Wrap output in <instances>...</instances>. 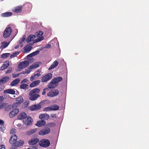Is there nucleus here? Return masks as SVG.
I'll list each match as a JSON object with an SVG mask.
<instances>
[{
    "instance_id": "f257e3e1",
    "label": "nucleus",
    "mask_w": 149,
    "mask_h": 149,
    "mask_svg": "<svg viewBox=\"0 0 149 149\" xmlns=\"http://www.w3.org/2000/svg\"><path fill=\"white\" fill-rule=\"evenodd\" d=\"M62 80L63 78L61 77H56L53 78L50 82L49 83V87L50 89L57 86L58 85V83L61 81Z\"/></svg>"
},
{
    "instance_id": "f03ea898",
    "label": "nucleus",
    "mask_w": 149,
    "mask_h": 149,
    "mask_svg": "<svg viewBox=\"0 0 149 149\" xmlns=\"http://www.w3.org/2000/svg\"><path fill=\"white\" fill-rule=\"evenodd\" d=\"M43 33L42 31H39L36 33L35 34V38H38L33 40V42L36 43L44 39V37L42 36Z\"/></svg>"
},
{
    "instance_id": "7ed1b4c3",
    "label": "nucleus",
    "mask_w": 149,
    "mask_h": 149,
    "mask_svg": "<svg viewBox=\"0 0 149 149\" xmlns=\"http://www.w3.org/2000/svg\"><path fill=\"white\" fill-rule=\"evenodd\" d=\"M40 145L42 147H47L50 145V141L47 139H43L39 142Z\"/></svg>"
},
{
    "instance_id": "20e7f679",
    "label": "nucleus",
    "mask_w": 149,
    "mask_h": 149,
    "mask_svg": "<svg viewBox=\"0 0 149 149\" xmlns=\"http://www.w3.org/2000/svg\"><path fill=\"white\" fill-rule=\"evenodd\" d=\"M52 75L51 73L47 74L42 77L41 81L42 82H45L50 79L52 77Z\"/></svg>"
},
{
    "instance_id": "39448f33",
    "label": "nucleus",
    "mask_w": 149,
    "mask_h": 149,
    "mask_svg": "<svg viewBox=\"0 0 149 149\" xmlns=\"http://www.w3.org/2000/svg\"><path fill=\"white\" fill-rule=\"evenodd\" d=\"M12 31V29L10 27L6 28L4 31L3 36L4 38H7L10 36Z\"/></svg>"
},
{
    "instance_id": "423d86ee",
    "label": "nucleus",
    "mask_w": 149,
    "mask_h": 149,
    "mask_svg": "<svg viewBox=\"0 0 149 149\" xmlns=\"http://www.w3.org/2000/svg\"><path fill=\"white\" fill-rule=\"evenodd\" d=\"M29 99L32 101L36 100L40 96L39 95L31 91L29 92Z\"/></svg>"
},
{
    "instance_id": "0eeeda50",
    "label": "nucleus",
    "mask_w": 149,
    "mask_h": 149,
    "mask_svg": "<svg viewBox=\"0 0 149 149\" xmlns=\"http://www.w3.org/2000/svg\"><path fill=\"white\" fill-rule=\"evenodd\" d=\"M29 65V62L27 61H24L20 63L18 65V67L20 69L24 68Z\"/></svg>"
},
{
    "instance_id": "6e6552de",
    "label": "nucleus",
    "mask_w": 149,
    "mask_h": 149,
    "mask_svg": "<svg viewBox=\"0 0 149 149\" xmlns=\"http://www.w3.org/2000/svg\"><path fill=\"white\" fill-rule=\"evenodd\" d=\"M19 110L17 109H15L9 113V116L10 118H13L19 112Z\"/></svg>"
},
{
    "instance_id": "1a4fd4ad",
    "label": "nucleus",
    "mask_w": 149,
    "mask_h": 149,
    "mask_svg": "<svg viewBox=\"0 0 149 149\" xmlns=\"http://www.w3.org/2000/svg\"><path fill=\"white\" fill-rule=\"evenodd\" d=\"M32 119L30 117H27V118H26L23 120V122L26 125H30L31 124L32 122Z\"/></svg>"
},
{
    "instance_id": "9d476101",
    "label": "nucleus",
    "mask_w": 149,
    "mask_h": 149,
    "mask_svg": "<svg viewBox=\"0 0 149 149\" xmlns=\"http://www.w3.org/2000/svg\"><path fill=\"white\" fill-rule=\"evenodd\" d=\"M50 131V129L46 128L41 130L39 132V134L40 135H43L48 134Z\"/></svg>"
},
{
    "instance_id": "9b49d317",
    "label": "nucleus",
    "mask_w": 149,
    "mask_h": 149,
    "mask_svg": "<svg viewBox=\"0 0 149 149\" xmlns=\"http://www.w3.org/2000/svg\"><path fill=\"white\" fill-rule=\"evenodd\" d=\"M49 118V115L46 113L41 114L39 116V118L40 119L44 120L48 119Z\"/></svg>"
},
{
    "instance_id": "f8f14e48",
    "label": "nucleus",
    "mask_w": 149,
    "mask_h": 149,
    "mask_svg": "<svg viewBox=\"0 0 149 149\" xmlns=\"http://www.w3.org/2000/svg\"><path fill=\"white\" fill-rule=\"evenodd\" d=\"M41 107V106L39 104H34L31 106L30 109L31 111L37 110L39 109Z\"/></svg>"
},
{
    "instance_id": "ddd939ff",
    "label": "nucleus",
    "mask_w": 149,
    "mask_h": 149,
    "mask_svg": "<svg viewBox=\"0 0 149 149\" xmlns=\"http://www.w3.org/2000/svg\"><path fill=\"white\" fill-rule=\"evenodd\" d=\"M24 143V141L22 140L20 141H16L13 143V146L15 147H19L22 145Z\"/></svg>"
},
{
    "instance_id": "4468645a",
    "label": "nucleus",
    "mask_w": 149,
    "mask_h": 149,
    "mask_svg": "<svg viewBox=\"0 0 149 149\" xmlns=\"http://www.w3.org/2000/svg\"><path fill=\"white\" fill-rule=\"evenodd\" d=\"M9 77H3L0 80V85L5 84L9 81Z\"/></svg>"
},
{
    "instance_id": "2eb2a0df",
    "label": "nucleus",
    "mask_w": 149,
    "mask_h": 149,
    "mask_svg": "<svg viewBox=\"0 0 149 149\" xmlns=\"http://www.w3.org/2000/svg\"><path fill=\"white\" fill-rule=\"evenodd\" d=\"M39 141V140L38 139L36 138L29 140L28 143L30 145H33L36 144Z\"/></svg>"
},
{
    "instance_id": "dca6fc26",
    "label": "nucleus",
    "mask_w": 149,
    "mask_h": 149,
    "mask_svg": "<svg viewBox=\"0 0 149 149\" xmlns=\"http://www.w3.org/2000/svg\"><path fill=\"white\" fill-rule=\"evenodd\" d=\"M26 117V114L25 112H23L19 114L18 116V118L19 119H25Z\"/></svg>"
},
{
    "instance_id": "f3484780",
    "label": "nucleus",
    "mask_w": 149,
    "mask_h": 149,
    "mask_svg": "<svg viewBox=\"0 0 149 149\" xmlns=\"http://www.w3.org/2000/svg\"><path fill=\"white\" fill-rule=\"evenodd\" d=\"M32 47L29 45H26L25 46L24 49V53H27L29 52L31 49Z\"/></svg>"
},
{
    "instance_id": "a211bd4d",
    "label": "nucleus",
    "mask_w": 149,
    "mask_h": 149,
    "mask_svg": "<svg viewBox=\"0 0 149 149\" xmlns=\"http://www.w3.org/2000/svg\"><path fill=\"white\" fill-rule=\"evenodd\" d=\"M35 35H31L26 39V41L27 42H30L33 41L35 38Z\"/></svg>"
},
{
    "instance_id": "6ab92c4d",
    "label": "nucleus",
    "mask_w": 149,
    "mask_h": 149,
    "mask_svg": "<svg viewBox=\"0 0 149 149\" xmlns=\"http://www.w3.org/2000/svg\"><path fill=\"white\" fill-rule=\"evenodd\" d=\"M3 93H4L13 95L15 94V91L12 89H7L4 90Z\"/></svg>"
},
{
    "instance_id": "aec40b11",
    "label": "nucleus",
    "mask_w": 149,
    "mask_h": 149,
    "mask_svg": "<svg viewBox=\"0 0 149 149\" xmlns=\"http://www.w3.org/2000/svg\"><path fill=\"white\" fill-rule=\"evenodd\" d=\"M25 38L26 37L24 36L21 38L19 41V43L21 47H23L24 44L25 42Z\"/></svg>"
},
{
    "instance_id": "412c9836",
    "label": "nucleus",
    "mask_w": 149,
    "mask_h": 149,
    "mask_svg": "<svg viewBox=\"0 0 149 149\" xmlns=\"http://www.w3.org/2000/svg\"><path fill=\"white\" fill-rule=\"evenodd\" d=\"M45 123L46 122L45 120H41L38 122L36 125L38 127H42L44 125Z\"/></svg>"
},
{
    "instance_id": "4be33fe9",
    "label": "nucleus",
    "mask_w": 149,
    "mask_h": 149,
    "mask_svg": "<svg viewBox=\"0 0 149 149\" xmlns=\"http://www.w3.org/2000/svg\"><path fill=\"white\" fill-rule=\"evenodd\" d=\"M58 62L56 61H55L50 66L49 68V70H51L54 68L56 67V66L58 65Z\"/></svg>"
},
{
    "instance_id": "5701e85b",
    "label": "nucleus",
    "mask_w": 149,
    "mask_h": 149,
    "mask_svg": "<svg viewBox=\"0 0 149 149\" xmlns=\"http://www.w3.org/2000/svg\"><path fill=\"white\" fill-rule=\"evenodd\" d=\"M40 81L39 80H36L32 83L30 85V87H33L37 86L40 83Z\"/></svg>"
},
{
    "instance_id": "b1692460",
    "label": "nucleus",
    "mask_w": 149,
    "mask_h": 149,
    "mask_svg": "<svg viewBox=\"0 0 149 149\" xmlns=\"http://www.w3.org/2000/svg\"><path fill=\"white\" fill-rule=\"evenodd\" d=\"M4 124L3 121L2 120L0 119V130L2 132L5 129V128L3 125Z\"/></svg>"
},
{
    "instance_id": "393cba45",
    "label": "nucleus",
    "mask_w": 149,
    "mask_h": 149,
    "mask_svg": "<svg viewBox=\"0 0 149 149\" xmlns=\"http://www.w3.org/2000/svg\"><path fill=\"white\" fill-rule=\"evenodd\" d=\"M10 42H7L6 41L3 42L1 43V48L4 49L6 48L8 45L10 44Z\"/></svg>"
},
{
    "instance_id": "a878e982",
    "label": "nucleus",
    "mask_w": 149,
    "mask_h": 149,
    "mask_svg": "<svg viewBox=\"0 0 149 149\" xmlns=\"http://www.w3.org/2000/svg\"><path fill=\"white\" fill-rule=\"evenodd\" d=\"M23 99L21 96H19L16 98V101L19 104L22 103L23 101Z\"/></svg>"
},
{
    "instance_id": "bb28decb",
    "label": "nucleus",
    "mask_w": 149,
    "mask_h": 149,
    "mask_svg": "<svg viewBox=\"0 0 149 149\" xmlns=\"http://www.w3.org/2000/svg\"><path fill=\"white\" fill-rule=\"evenodd\" d=\"M9 62H5L3 64V66L1 67V69L2 70H3L7 68L9 65Z\"/></svg>"
},
{
    "instance_id": "cd10ccee",
    "label": "nucleus",
    "mask_w": 149,
    "mask_h": 149,
    "mask_svg": "<svg viewBox=\"0 0 149 149\" xmlns=\"http://www.w3.org/2000/svg\"><path fill=\"white\" fill-rule=\"evenodd\" d=\"M13 10L16 13H18L21 12L22 11V7H17L14 8Z\"/></svg>"
},
{
    "instance_id": "c85d7f7f",
    "label": "nucleus",
    "mask_w": 149,
    "mask_h": 149,
    "mask_svg": "<svg viewBox=\"0 0 149 149\" xmlns=\"http://www.w3.org/2000/svg\"><path fill=\"white\" fill-rule=\"evenodd\" d=\"M17 136L15 134L13 135L10 137V138L9 140V142L10 143H12L13 142L17 140Z\"/></svg>"
},
{
    "instance_id": "c756f323",
    "label": "nucleus",
    "mask_w": 149,
    "mask_h": 149,
    "mask_svg": "<svg viewBox=\"0 0 149 149\" xmlns=\"http://www.w3.org/2000/svg\"><path fill=\"white\" fill-rule=\"evenodd\" d=\"M19 79H17L14 80L10 84L11 86H14L17 84L20 81Z\"/></svg>"
},
{
    "instance_id": "7c9ffc66",
    "label": "nucleus",
    "mask_w": 149,
    "mask_h": 149,
    "mask_svg": "<svg viewBox=\"0 0 149 149\" xmlns=\"http://www.w3.org/2000/svg\"><path fill=\"white\" fill-rule=\"evenodd\" d=\"M51 107V111L52 110H58L59 109V106L58 105H56V104H54L53 105H52Z\"/></svg>"
},
{
    "instance_id": "2f4dec72",
    "label": "nucleus",
    "mask_w": 149,
    "mask_h": 149,
    "mask_svg": "<svg viewBox=\"0 0 149 149\" xmlns=\"http://www.w3.org/2000/svg\"><path fill=\"white\" fill-rule=\"evenodd\" d=\"M38 66L39 63H35L30 66V68L34 69L37 68Z\"/></svg>"
},
{
    "instance_id": "473e14b6",
    "label": "nucleus",
    "mask_w": 149,
    "mask_h": 149,
    "mask_svg": "<svg viewBox=\"0 0 149 149\" xmlns=\"http://www.w3.org/2000/svg\"><path fill=\"white\" fill-rule=\"evenodd\" d=\"M12 13L11 12H7L2 14L1 15L3 17H7L11 16Z\"/></svg>"
},
{
    "instance_id": "72a5a7b5",
    "label": "nucleus",
    "mask_w": 149,
    "mask_h": 149,
    "mask_svg": "<svg viewBox=\"0 0 149 149\" xmlns=\"http://www.w3.org/2000/svg\"><path fill=\"white\" fill-rule=\"evenodd\" d=\"M10 55V54L9 53H6L3 54L1 56L2 58H6L8 57H9Z\"/></svg>"
},
{
    "instance_id": "f704fd0d",
    "label": "nucleus",
    "mask_w": 149,
    "mask_h": 149,
    "mask_svg": "<svg viewBox=\"0 0 149 149\" xmlns=\"http://www.w3.org/2000/svg\"><path fill=\"white\" fill-rule=\"evenodd\" d=\"M28 85L26 84H21L20 87V88L23 89H26L27 88Z\"/></svg>"
},
{
    "instance_id": "c9c22d12",
    "label": "nucleus",
    "mask_w": 149,
    "mask_h": 149,
    "mask_svg": "<svg viewBox=\"0 0 149 149\" xmlns=\"http://www.w3.org/2000/svg\"><path fill=\"white\" fill-rule=\"evenodd\" d=\"M32 69L30 68V66L29 68L28 69H26L24 71H23L22 72V74H29L31 71V70Z\"/></svg>"
},
{
    "instance_id": "e433bc0d",
    "label": "nucleus",
    "mask_w": 149,
    "mask_h": 149,
    "mask_svg": "<svg viewBox=\"0 0 149 149\" xmlns=\"http://www.w3.org/2000/svg\"><path fill=\"white\" fill-rule=\"evenodd\" d=\"M37 131L36 129H34L30 130L27 132L28 134L29 135H31L34 133L35 132Z\"/></svg>"
},
{
    "instance_id": "4c0bfd02",
    "label": "nucleus",
    "mask_w": 149,
    "mask_h": 149,
    "mask_svg": "<svg viewBox=\"0 0 149 149\" xmlns=\"http://www.w3.org/2000/svg\"><path fill=\"white\" fill-rule=\"evenodd\" d=\"M31 92L35 93H39L40 92V89L38 88L34 89L30 91Z\"/></svg>"
},
{
    "instance_id": "58836bf2",
    "label": "nucleus",
    "mask_w": 149,
    "mask_h": 149,
    "mask_svg": "<svg viewBox=\"0 0 149 149\" xmlns=\"http://www.w3.org/2000/svg\"><path fill=\"white\" fill-rule=\"evenodd\" d=\"M52 91H53V97L59 94V91L57 89H56L54 91L52 90Z\"/></svg>"
},
{
    "instance_id": "ea45409f",
    "label": "nucleus",
    "mask_w": 149,
    "mask_h": 149,
    "mask_svg": "<svg viewBox=\"0 0 149 149\" xmlns=\"http://www.w3.org/2000/svg\"><path fill=\"white\" fill-rule=\"evenodd\" d=\"M19 54V52H16L15 53H13L12 54H11L10 56V58H14L15 57H16L17 56V55Z\"/></svg>"
},
{
    "instance_id": "a19ab883",
    "label": "nucleus",
    "mask_w": 149,
    "mask_h": 149,
    "mask_svg": "<svg viewBox=\"0 0 149 149\" xmlns=\"http://www.w3.org/2000/svg\"><path fill=\"white\" fill-rule=\"evenodd\" d=\"M49 85H48V87L47 88H46L44 89L43 90V91L42 93V95H44L45 94L46 92H47L49 91Z\"/></svg>"
},
{
    "instance_id": "79ce46f5",
    "label": "nucleus",
    "mask_w": 149,
    "mask_h": 149,
    "mask_svg": "<svg viewBox=\"0 0 149 149\" xmlns=\"http://www.w3.org/2000/svg\"><path fill=\"white\" fill-rule=\"evenodd\" d=\"M51 107H47L44 108L43 111H51Z\"/></svg>"
},
{
    "instance_id": "37998d69",
    "label": "nucleus",
    "mask_w": 149,
    "mask_h": 149,
    "mask_svg": "<svg viewBox=\"0 0 149 149\" xmlns=\"http://www.w3.org/2000/svg\"><path fill=\"white\" fill-rule=\"evenodd\" d=\"M19 104L16 102L14 103L12 105V108L13 109H15L16 107H17L19 105Z\"/></svg>"
},
{
    "instance_id": "c03bdc74",
    "label": "nucleus",
    "mask_w": 149,
    "mask_h": 149,
    "mask_svg": "<svg viewBox=\"0 0 149 149\" xmlns=\"http://www.w3.org/2000/svg\"><path fill=\"white\" fill-rule=\"evenodd\" d=\"M47 96L49 97H53V91H52V90L51 91H49L47 94Z\"/></svg>"
},
{
    "instance_id": "a18cd8bd",
    "label": "nucleus",
    "mask_w": 149,
    "mask_h": 149,
    "mask_svg": "<svg viewBox=\"0 0 149 149\" xmlns=\"http://www.w3.org/2000/svg\"><path fill=\"white\" fill-rule=\"evenodd\" d=\"M6 104L4 103L0 104V109H3L6 107Z\"/></svg>"
},
{
    "instance_id": "49530a36",
    "label": "nucleus",
    "mask_w": 149,
    "mask_h": 149,
    "mask_svg": "<svg viewBox=\"0 0 149 149\" xmlns=\"http://www.w3.org/2000/svg\"><path fill=\"white\" fill-rule=\"evenodd\" d=\"M37 78V77L35 76V75L34 74L33 76H31L30 78V81H33V80L36 79Z\"/></svg>"
},
{
    "instance_id": "de8ad7c7",
    "label": "nucleus",
    "mask_w": 149,
    "mask_h": 149,
    "mask_svg": "<svg viewBox=\"0 0 149 149\" xmlns=\"http://www.w3.org/2000/svg\"><path fill=\"white\" fill-rule=\"evenodd\" d=\"M11 108V106L9 105L6 107L5 108V111H8L10 110Z\"/></svg>"
},
{
    "instance_id": "09e8293b",
    "label": "nucleus",
    "mask_w": 149,
    "mask_h": 149,
    "mask_svg": "<svg viewBox=\"0 0 149 149\" xmlns=\"http://www.w3.org/2000/svg\"><path fill=\"white\" fill-rule=\"evenodd\" d=\"M39 53V51H36L35 52H34L33 53H32V54H33V56H35L36 55H37Z\"/></svg>"
},
{
    "instance_id": "8fccbe9b",
    "label": "nucleus",
    "mask_w": 149,
    "mask_h": 149,
    "mask_svg": "<svg viewBox=\"0 0 149 149\" xmlns=\"http://www.w3.org/2000/svg\"><path fill=\"white\" fill-rule=\"evenodd\" d=\"M15 129L14 128H13L10 130V134H13V133H15Z\"/></svg>"
},
{
    "instance_id": "3c124183",
    "label": "nucleus",
    "mask_w": 149,
    "mask_h": 149,
    "mask_svg": "<svg viewBox=\"0 0 149 149\" xmlns=\"http://www.w3.org/2000/svg\"><path fill=\"white\" fill-rule=\"evenodd\" d=\"M19 74H13V78H15L18 77L19 76Z\"/></svg>"
},
{
    "instance_id": "603ef678",
    "label": "nucleus",
    "mask_w": 149,
    "mask_h": 149,
    "mask_svg": "<svg viewBox=\"0 0 149 149\" xmlns=\"http://www.w3.org/2000/svg\"><path fill=\"white\" fill-rule=\"evenodd\" d=\"M33 56V54H32V53H31L30 54L28 55L27 56H26V57H27V58L28 59V58H29L30 57H31Z\"/></svg>"
},
{
    "instance_id": "864d4df0",
    "label": "nucleus",
    "mask_w": 149,
    "mask_h": 149,
    "mask_svg": "<svg viewBox=\"0 0 149 149\" xmlns=\"http://www.w3.org/2000/svg\"><path fill=\"white\" fill-rule=\"evenodd\" d=\"M12 69L11 68H9L6 72V73H8L10 72L11 71H12Z\"/></svg>"
},
{
    "instance_id": "5fc2aeb1",
    "label": "nucleus",
    "mask_w": 149,
    "mask_h": 149,
    "mask_svg": "<svg viewBox=\"0 0 149 149\" xmlns=\"http://www.w3.org/2000/svg\"><path fill=\"white\" fill-rule=\"evenodd\" d=\"M3 99V98L2 96H0V104L2 103V101Z\"/></svg>"
},
{
    "instance_id": "6e6d98bb",
    "label": "nucleus",
    "mask_w": 149,
    "mask_h": 149,
    "mask_svg": "<svg viewBox=\"0 0 149 149\" xmlns=\"http://www.w3.org/2000/svg\"><path fill=\"white\" fill-rule=\"evenodd\" d=\"M0 149H5V146L3 145L0 146Z\"/></svg>"
},
{
    "instance_id": "4d7b16f0",
    "label": "nucleus",
    "mask_w": 149,
    "mask_h": 149,
    "mask_svg": "<svg viewBox=\"0 0 149 149\" xmlns=\"http://www.w3.org/2000/svg\"><path fill=\"white\" fill-rule=\"evenodd\" d=\"M51 45L49 44H47L46 46L45 47V48H49L50 47Z\"/></svg>"
},
{
    "instance_id": "13d9d810",
    "label": "nucleus",
    "mask_w": 149,
    "mask_h": 149,
    "mask_svg": "<svg viewBox=\"0 0 149 149\" xmlns=\"http://www.w3.org/2000/svg\"><path fill=\"white\" fill-rule=\"evenodd\" d=\"M51 116L52 118H56V114H52Z\"/></svg>"
},
{
    "instance_id": "bf43d9fd",
    "label": "nucleus",
    "mask_w": 149,
    "mask_h": 149,
    "mask_svg": "<svg viewBox=\"0 0 149 149\" xmlns=\"http://www.w3.org/2000/svg\"><path fill=\"white\" fill-rule=\"evenodd\" d=\"M28 80L26 79H24L22 81V82L23 83H25L27 82Z\"/></svg>"
},
{
    "instance_id": "052dcab7",
    "label": "nucleus",
    "mask_w": 149,
    "mask_h": 149,
    "mask_svg": "<svg viewBox=\"0 0 149 149\" xmlns=\"http://www.w3.org/2000/svg\"><path fill=\"white\" fill-rule=\"evenodd\" d=\"M4 88V87L3 86H0V91H1L3 90Z\"/></svg>"
},
{
    "instance_id": "680f3d73",
    "label": "nucleus",
    "mask_w": 149,
    "mask_h": 149,
    "mask_svg": "<svg viewBox=\"0 0 149 149\" xmlns=\"http://www.w3.org/2000/svg\"><path fill=\"white\" fill-rule=\"evenodd\" d=\"M35 74V76L37 77L41 75V74H40L39 73H37L36 74Z\"/></svg>"
},
{
    "instance_id": "e2e57ef3",
    "label": "nucleus",
    "mask_w": 149,
    "mask_h": 149,
    "mask_svg": "<svg viewBox=\"0 0 149 149\" xmlns=\"http://www.w3.org/2000/svg\"><path fill=\"white\" fill-rule=\"evenodd\" d=\"M49 126H54L55 125V124L54 123H50L49 124Z\"/></svg>"
},
{
    "instance_id": "0e129e2a",
    "label": "nucleus",
    "mask_w": 149,
    "mask_h": 149,
    "mask_svg": "<svg viewBox=\"0 0 149 149\" xmlns=\"http://www.w3.org/2000/svg\"><path fill=\"white\" fill-rule=\"evenodd\" d=\"M19 47V46L18 45H17L15 47V49H17Z\"/></svg>"
},
{
    "instance_id": "69168bd1",
    "label": "nucleus",
    "mask_w": 149,
    "mask_h": 149,
    "mask_svg": "<svg viewBox=\"0 0 149 149\" xmlns=\"http://www.w3.org/2000/svg\"><path fill=\"white\" fill-rule=\"evenodd\" d=\"M10 149H15V148H14V149H13V148L12 147V148H11Z\"/></svg>"
},
{
    "instance_id": "338daca9",
    "label": "nucleus",
    "mask_w": 149,
    "mask_h": 149,
    "mask_svg": "<svg viewBox=\"0 0 149 149\" xmlns=\"http://www.w3.org/2000/svg\"><path fill=\"white\" fill-rule=\"evenodd\" d=\"M37 72H39V70H37Z\"/></svg>"
},
{
    "instance_id": "774afa93",
    "label": "nucleus",
    "mask_w": 149,
    "mask_h": 149,
    "mask_svg": "<svg viewBox=\"0 0 149 149\" xmlns=\"http://www.w3.org/2000/svg\"><path fill=\"white\" fill-rule=\"evenodd\" d=\"M34 149H37V148H35Z\"/></svg>"
}]
</instances>
